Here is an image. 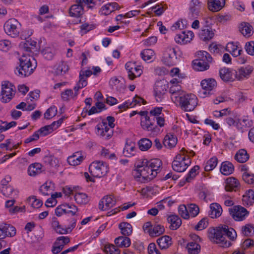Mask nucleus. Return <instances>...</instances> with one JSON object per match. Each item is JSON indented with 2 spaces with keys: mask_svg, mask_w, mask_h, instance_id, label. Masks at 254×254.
Instances as JSON below:
<instances>
[{
  "mask_svg": "<svg viewBox=\"0 0 254 254\" xmlns=\"http://www.w3.org/2000/svg\"><path fill=\"white\" fill-rule=\"evenodd\" d=\"M177 51L175 47H167L164 50L162 57V62L166 65L172 66L177 63Z\"/></svg>",
  "mask_w": 254,
  "mask_h": 254,
  "instance_id": "12",
  "label": "nucleus"
},
{
  "mask_svg": "<svg viewBox=\"0 0 254 254\" xmlns=\"http://www.w3.org/2000/svg\"><path fill=\"white\" fill-rule=\"evenodd\" d=\"M109 169L108 165L102 161H94L89 167L91 175L97 178L105 176L108 172Z\"/></svg>",
  "mask_w": 254,
  "mask_h": 254,
  "instance_id": "7",
  "label": "nucleus"
},
{
  "mask_svg": "<svg viewBox=\"0 0 254 254\" xmlns=\"http://www.w3.org/2000/svg\"><path fill=\"white\" fill-rule=\"evenodd\" d=\"M104 251L106 254H120V251L113 245L108 244L104 247Z\"/></svg>",
  "mask_w": 254,
  "mask_h": 254,
  "instance_id": "58",
  "label": "nucleus"
},
{
  "mask_svg": "<svg viewBox=\"0 0 254 254\" xmlns=\"http://www.w3.org/2000/svg\"><path fill=\"white\" fill-rule=\"evenodd\" d=\"M235 159L239 163L246 162L249 158V155L245 149L239 150L235 154Z\"/></svg>",
  "mask_w": 254,
  "mask_h": 254,
  "instance_id": "48",
  "label": "nucleus"
},
{
  "mask_svg": "<svg viewBox=\"0 0 254 254\" xmlns=\"http://www.w3.org/2000/svg\"><path fill=\"white\" fill-rule=\"evenodd\" d=\"M74 197L76 203L80 205L86 204L89 201L88 196L84 192H75Z\"/></svg>",
  "mask_w": 254,
  "mask_h": 254,
  "instance_id": "43",
  "label": "nucleus"
},
{
  "mask_svg": "<svg viewBox=\"0 0 254 254\" xmlns=\"http://www.w3.org/2000/svg\"><path fill=\"white\" fill-rule=\"evenodd\" d=\"M140 125L144 130L147 131H155L156 129L157 128V127L155 126L154 124L151 122L148 116L141 118Z\"/></svg>",
  "mask_w": 254,
  "mask_h": 254,
  "instance_id": "31",
  "label": "nucleus"
},
{
  "mask_svg": "<svg viewBox=\"0 0 254 254\" xmlns=\"http://www.w3.org/2000/svg\"><path fill=\"white\" fill-rule=\"evenodd\" d=\"M202 91L200 93L201 96L204 98L212 94L213 91L217 86V82L213 78L203 79L200 82Z\"/></svg>",
  "mask_w": 254,
  "mask_h": 254,
  "instance_id": "13",
  "label": "nucleus"
},
{
  "mask_svg": "<svg viewBox=\"0 0 254 254\" xmlns=\"http://www.w3.org/2000/svg\"><path fill=\"white\" fill-rule=\"evenodd\" d=\"M218 160L216 157H213L208 160L204 167L205 171H210L213 170L217 165Z\"/></svg>",
  "mask_w": 254,
  "mask_h": 254,
  "instance_id": "55",
  "label": "nucleus"
},
{
  "mask_svg": "<svg viewBox=\"0 0 254 254\" xmlns=\"http://www.w3.org/2000/svg\"><path fill=\"white\" fill-rule=\"evenodd\" d=\"M209 216L211 218H216L221 216L222 213V208L220 205L217 203H212L209 206Z\"/></svg>",
  "mask_w": 254,
  "mask_h": 254,
  "instance_id": "30",
  "label": "nucleus"
},
{
  "mask_svg": "<svg viewBox=\"0 0 254 254\" xmlns=\"http://www.w3.org/2000/svg\"><path fill=\"white\" fill-rule=\"evenodd\" d=\"M203 8V4L199 0H191L189 3V15L193 18H196L200 14Z\"/></svg>",
  "mask_w": 254,
  "mask_h": 254,
  "instance_id": "18",
  "label": "nucleus"
},
{
  "mask_svg": "<svg viewBox=\"0 0 254 254\" xmlns=\"http://www.w3.org/2000/svg\"><path fill=\"white\" fill-rule=\"evenodd\" d=\"M243 203L245 205L250 206L254 203V191L252 190H247L243 196Z\"/></svg>",
  "mask_w": 254,
  "mask_h": 254,
  "instance_id": "37",
  "label": "nucleus"
},
{
  "mask_svg": "<svg viewBox=\"0 0 254 254\" xmlns=\"http://www.w3.org/2000/svg\"><path fill=\"white\" fill-rule=\"evenodd\" d=\"M57 114V108L55 106H52L48 109L44 114V118L49 120L55 117Z\"/></svg>",
  "mask_w": 254,
  "mask_h": 254,
  "instance_id": "57",
  "label": "nucleus"
},
{
  "mask_svg": "<svg viewBox=\"0 0 254 254\" xmlns=\"http://www.w3.org/2000/svg\"><path fill=\"white\" fill-rule=\"evenodd\" d=\"M225 235L233 240L237 237V234L234 229L225 226L221 231H217L214 233V241L221 247H228L230 246V243L226 240Z\"/></svg>",
  "mask_w": 254,
  "mask_h": 254,
  "instance_id": "4",
  "label": "nucleus"
},
{
  "mask_svg": "<svg viewBox=\"0 0 254 254\" xmlns=\"http://www.w3.org/2000/svg\"><path fill=\"white\" fill-rule=\"evenodd\" d=\"M240 183L238 180L233 177H229L225 181V190L227 191L236 190L239 187Z\"/></svg>",
  "mask_w": 254,
  "mask_h": 254,
  "instance_id": "33",
  "label": "nucleus"
},
{
  "mask_svg": "<svg viewBox=\"0 0 254 254\" xmlns=\"http://www.w3.org/2000/svg\"><path fill=\"white\" fill-rule=\"evenodd\" d=\"M64 120V118L63 117L58 121L53 122L51 125L41 127L38 129V132H39L41 136H44L47 135L59 128L63 123Z\"/></svg>",
  "mask_w": 254,
  "mask_h": 254,
  "instance_id": "16",
  "label": "nucleus"
},
{
  "mask_svg": "<svg viewBox=\"0 0 254 254\" xmlns=\"http://www.w3.org/2000/svg\"><path fill=\"white\" fill-rule=\"evenodd\" d=\"M116 203L114 196L108 195L101 199L99 203V208L101 210H106L114 207Z\"/></svg>",
  "mask_w": 254,
  "mask_h": 254,
  "instance_id": "19",
  "label": "nucleus"
},
{
  "mask_svg": "<svg viewBox=\"0 0 254 254\" xmlns=\"http://www.w3.org/2000/svg\"><path fill=\"white\" fill-rule=\"evenodd\" d=\"M226 121L229 126H235L241 131H243L245 128L251 127L253 125L252 121L248 116H243L241 119L236 117L235 119L228 117Z\"/></svg>",
  "mask_w": 254,
  "mask_h": 254,
  "instance_id": "10",
  "label": "nucleus"
},
{
  "mask_svg": "<svg viewBox=\"0 0 254 254\" xmlns=\"http://www.w3.org/2000/svg\"><path fill=\"white\" fill-rule=\"evenodd\" d=\"M226 50L234 57L240 56L243 51L242 48L239 44L234 42L228 43L226 46Z\"/></svg>",
  "mask_w": 254,
  "mask_h": 254,
  "instance_id": "27",
  "label": "nucleus"
},
{
  "mask_svg": "<svg viewBox=\"0 0 254 254\" xmlns=\"http://www.w3.org/2000/svg\"><path fill=\"white\" fill-rule=\"evenodd\" d=\"M16 93L15 86L8 81L1 82L0 92V101L3 103L9 102L14 97Z\"/></svg>",
  "mask_w": 254,
  "mask_h": 254,
  "instance_id": "5",
  "label": "nucleus"
},
{
  "mask_svg": "<svg viewBox=\"0 0 254 254\" xmlns=\"http://www.w3.org/2000/svg\"><path fill=\"white\" fill-rule=\"evenodd\" d=\"M181 82L180 78L177 79L176 78H173L170 81L171 85L169 92L171 94V99L175 104L179 100L180 101V99L186 94L179 84Z\"/></svg>",
  "mask_w": 254,
  "mask_h": 254,
  "instance_id": "8",
  "label": "nucleus"
},
{
  "mask_svg": "<svg viewBox=\"0 0 254 254\" xmlns=\"http://www.w3.org/2000/svg\"><path fill=\"white\" fill-rule=\"evenodd\" d=\"M1 229L3 231L5 238L6 237H13L15 235L16 233V229L13 226L8 224H3L1 225Z\"/></svg>",
  "mask_w": 254,
  "mask_h": 254,
  "instance_id": "42",
  "label": "nucleus"
},
{
  "mask_svg": "<svg viewBox=\"0 0 254 254\" xmlns=\"http://www.w3.org/2000/svg\"><path fill=\"white\" fill-rule=\"evenodd\" d=\"M42 54L45 59L50 60L54 57V52L51 48L46 47L42 51Z\"/></svg>",
  "mask_w": 254,
  "mask_h": 254,
  "instance_id": "63",
  "label": "nucleus"
},
{
  "mask_svg": "<svg viewBox=\"0 0 254 254\" xmlns=\"http://www.w3.org/2000/svg\"><path fill=\"white\" fill-rule=\"evenodd\" d=\"M198 103V99L195 95L192 94L186 93L175 104L179 105L183 110L189 112L193 110Z\"/></svg>",
  "mask_w": 254,
  "mask_h": 254,
  "instance_id": "6",
  "label": "nucleus"
},
{
  "mask_svg": "<svg viewBox=\"0 0 254 254\" xmlns=\"http://www.w3.org/2000/svg\"><path fill=\"white\" fill-rule=\"evenodd\" d=\"M243 180L248 184H254V175L248 171L244 172L243 176Z\"/></svg>",
  "mask_w": 254,
  "mask_h": 254,
  "instance_id": "62",
  "label": "nucleus"
},
{
  "mask_svg": "<svg viewBox=\"0 0 254 254\" xmlns=\"http://www.w3.org/2000/svg\"><path fill=\"white\" fill-rule=\"evenodd\" d=\"M194 154L193 151H188L183 148L173 161V170L178 172H184L191 163L190 157Z\"/></svg>",
  "mask_w": 254,
  "mask_h": 254,
  "instance_id": "2",
  "label": "nucleus"
},
{
  "mask_svg": "<svg viewBox=\"0 0 254 254\" xmlns=\"http://www.w3.org/2000/svg\"><path fill=\"white\" fill-rule=\"evenodd\" d=\"M21 26L20 23L16 19L11 18L5 22L3 27L5 32L8 35L16 37L20 33Z\"/></svg>",
  "mask_w": 254,
  "mask_h": 254,
  "instance_id": "11",
  "label": "nucleus"
},
{
  "mask_svg": "<svg viewBox=\"0 0 254 254\" xmlns=\"http://www.w3.org/2000/svg\"><path fill=\"white\" fill-rule=\"evenodd\" d=\"M135 150V147L134 143H127L124 149V153L125 155L127 157H130L134 155Z\"/></svg>",
  "mask_w": 254,
  "mask_h": 254,
  "instance_id": "53",
  "label": "nucleus"
},
{
  "mask_svg": "<svg viewBox=\"0 0 254 254\" xmlns=\"http://www.w3.org/2000/svg\"><path fill=\"white\" fill-rule=\"evenodd\" d=\"M167 87V84L163 81H159L155 83L154 96L157 102H161L164 98Z\"/></svg>",
  "mask_w": 254,
  "mask_h": 254,
  "instance_id": "17",
  "label": "nucleus"
},
{
  "mask_svg": "<svg viewBox=\"0 0 254 254\" xmlns=\"http://www.w3.org/2000/svg\"><path fill=\"white\" fill-rule=\"evenodd\" d=\"M239 28L240 32L246 37H250L254 33L252 26L248 22H243L241 23Z\"/></svg>",
  "mask_w": 254,
  "mask_h": 254,
  "instance_id": "29",
  "label": "nucleus"
},
{
  "mask_svg": "<svg viewBox=\"0 0 254 254\" xmlns=\"http://www.w3.org/2000/svg\"><path fill=\"white\" fill-rule=\"evenodd\" d=\"M117 3H108L103 6L100 9V13L102 15H107L110 14L115 10V6Z\"/></svg>",
  "mask_w": 254,
  "mask_h": 254,
  "instance_id": "54",
  "label": "nucleus"
},
{
  "mask_svg": "<svg viewBox=\"0 0 254 254\" xmlns=\"http://www.w3.org/2000/svg\"><path fill=\"white\" fill-rule=\"evenodd\" d=\"M221 78L225 81H232L236 78V70L228 68H223L219 71Z\"/></svg>",
  "mask_w": 254,
  "mask_h": 254,
  "instance_id": "23",
  "label": "nucleus"
},
{
  "mask_svg": "<svg viewBox=\"0 0 254 254\" xmlns=\"http://www.w3.org/2000/svg\"><path fill=\"white\" fill-rule=\"evenodd\" d=\"M162 109L163 108L161 107L152 108L149 112L150 116L153 117L154 119L157 118L158 117L161 116L163 115L162 113Z\"/></svg>",
  "mask_w": 254,
  "mask_h": 254,
  "instance_id": "64",
  "label": "nucleus"
},
{
  "mask_svg": "<svg viewBox=\"0 0 254 254\" xmlns=\"http://www.w3.org/2000/svg\"><path fill=\"white\" fill-rule=\"evenodd\" d=\"M68 66L67 64L61 62L54 66L55 72L57 75H63L68 70Z\"/></svg>",
  "mask_w": 254,
  "mask_h": 254,
  "instance_id": "44",
  "label": "nucleus"
},
{
  "mask_svg": "<svg viewBox=\"0 0 254 254\" xmlns=\"http://www.w3.org/2000/svg\"><path fill=\"white\" fill-rule=\"evenodd\" d=\"M177 141V138L175 135L171 133H168L164 138L163 144L165 147L171 148L176 146Z\"/></svg>",
  "mask_w": 254,
  "mask_h": 254,
  "instance_id": "35",
  "label": "nucleus"
},
{
  "mask_svg": "<svg viewBox=\"0 0 254 254\" xmlns=\"http://www.w3.org/2000/svg\"><path fill=\"white\" fill-rule=\"evenodd\" d=\"M189 213L190 217H194L198 215L199 212L198 207L193 203L190 204L188 206Z\"/></svg>",
  "mask_w": 254,
  "mask_h": 254,
  "instance_id": "61",
  "label": "nucleus"
},
{
  "mask_svg": "<svg viewBox=\"0 0 254 254\" xmlns=\"http://www.w3.org/2000/svg\"><path fill=\"white\" fill-rule=\"evenodd\" d=\"M76 221L74 219H72L71 221V224L67 226L64 227L61 225H60L55 231L60 234H65L70 233L73 229L75 228L76 225Z\"/></svg>",
  "mask_w": 254,
  "mask_h": 254,
  "instance_id": "39",
  "label": "nucleus"
},
{
  "mask_svg": "<svg viewBox=\"0 0 254 254\" xmlns=\"http://www.w3.org/2000/svg\"><path fill=\"white\" fill-rule=\"evenodd\" d=\"M234 170L233 165L229 162H224L222 163L221 168L220 172L224 175H229L232 174Z\"/></svg>",
  "mask_w": 254,
  "mask_h": 254,
  "instance_id": "46",
  "label": "nucleus"
},
{
  "mask_svg": "<svg viewBox=\"0 0 254 254\" xmlns=\"http://www.w3.org/2000/svg\"><path fill=\"white\" fill-rule=\"evenodd\" d=\"M148 165L152 169L150 177H155L160 170L162 165L161 161L159 159H152L150 160H147Z\"/></svg>",
  "mask_w": 254,
  "mask_h": 254,
  "instance_id": "26",
  "label": "nucleus"
},
{
  "mask_svg": "<svg viewBox=\"0 0 254 254\" xmlns=\"http://www.w3.org/2000/svg\"><path fill=\"white\" fill-rule=\"evenodd\" d=\"M139 148L141 151L148 150L152 145V141L148 138H142L138 141Z\"/></svg>",
  "mask_w": 254,
  "mask_h": 254,
  "instance_id": "47",
  "label": "nucleus"
},
{
  "mask_svg": "<svg viewBox=\"0 0 254 254\" xmlns=\"http://www.w3.org/2000/svg\"><path fill=\"white\" fill-rule=\"evenodd\" d=\"M95 132L97 136L106 141L111 139L114 134L113 129L108 127L105 121H101L97 124L95 127Z\"/></svg>",
  "mask_w": 254,
  "mask_h": 254,
  "instance_id": "9",
  "label": "nucleus"
},
{
  "mask_svg": "<svg viewBox=\"0 0 254 254\" xmlns=\"http://www.w3.org/2000/svg\"><path fill=\"white\" fill-rule=\"evenodd\" d=\"M78 95L77 91L73 92L72 90L67 89L61 93V98L64 101H68L76 99Z\"/></svg>",
  "mask_w": 254,
  "mask_h": 254,
  "instance_id": "38",
  "label": "nucleus"
},
{
  "mask_svg": "<svg viewBox=\"0 0 254 254\" xmlns=\"http://www.w3.org/2000/svg\"><path fill=\"white\" fill-rule=\"evenodd\" d=\"M157 243L162 250L169 248L172 244V239L168 236H163L157 240Z\"/></svg>",
  "mask_w": 254,
  "mask_h": 254,
  "instance_id": "34",
  "label": "nucleus"
},
{
  "mask_svg": "<svg viewBox=\"0 0 254 254\" xmlns=\"http://www.w3.org/2000/svg\"><path fill=\"white\" fill-rule=\"evenodd\" d=\"M211 62L194 60L192 62L193 68L198 71H204L209 67V64Z\"/></svg>",
  "mask_w": 254,
  "mask_h": 254,
  "instance_id": "41",
  "label": "nucleus"
},
{
  "mask_svg": "<svg viewBox=\"0 0 254 254\" xmlns=\"http://www.w3.org/2000/svg\"><path fill=\"white\" fill-rule=\"evenodd\" d=\"M126 68L128 72V76L131 80L139 77L143 72V67L136 65L135 63L128 62L125 65Z\"/></svg>",
  "mask_w": 254,
  "mask_h": 254,
  "instance_id": "15",
  "label": "nucleus"
},
{
  "mask_svg": "<svg viewBox=\"0 0 254 254\" xmlns=\"http://www.w3.org/2000/svg\"><path fill=\"white\" fill-rule=\"evenodd\" d=\"M167 220L170 224V228L172 230H177L182 224L181 218L177 215H170L168 217Z\"/></svg>",
  "mask_w": 254,
  "mask_h": 254,
  "instance_id": "40",
  "label": "nucleus"
},
{
  "mask_svg": "<svg viewBox=\"0 0 254 254\" xmlns=\"http://www.w3.org/2000/svg\"><path fill=\"white\" fill-rule=\"evenodd\" d=\"M84 158L81 152H76L67 158V162L70 165L77 166L80 164Z\"/></svg>",
  "mask_w": 254,
  "mask_h": 254,
  "instance_id": "28",
  "label": "nucleus"
},
{
  "mask_svg": "<svg viewBox=\"0 0 254 254\" xmlns=\"http://www.w3.org/2000/svg\"><path fill=\"white\" fill-rule=\"evenodd\" d=\"M83 4L77 2L76 0L75 4L71 6L69 10V14L70 16L75 17H79L84 13V8Z\"/></svg>",
  "mask_w": 254,
  "mask_h": 254,
  "instance_id": "25",
  "label": "nucleus"
},
{
  "mask_svg": "<svg viewBox=\"0 0 254 254\" xmlns=\"http://www.w3.org/2000/svg\"><path fill=\"white\" fill-rule=\"evenodd\" d=\"M42 171V165L40 163L32 164L29 166L28 169V173L30 176H35L40 174Z\"/></svg>",
  "mask_w": 254,
  "mask_h": 254,
  "instance_id": "45",
  "label": "nucleus"
},
{
  "mask_svg": "<svg viewBox=\"0 0 254 254\" xmlns=\"http://www.w3.org/2000/svg\"><path fill=\"white\" fill-rule=\"evenodd\" d=\"M164 228L160 225H155L148 230L149 235L152 237L157 236L162 234L164 232Z\"/></svg>",
  "mask_w": 254,
  "mask_h": 254,
  "instance_id": "52",
  "label": "nucleus"
},
{
  "mask_svg": "<svg viewBox=\"0 0 254 254\" xmlns=\"http://www.w3.org/2000/svg\"><path fill=\"white\" fill-rule=\"evenodd\" d=\"M36 67V60L29 55H23L19 59V66L17 67L15 73L18 76L25 77L32 74Z\"/></svg>",
  "mask_w": 254,
  "mask_h": 254,
  "instance_id": "3",
  "label": "nucleus"
},
{
  "mask_svg": "<svg viewBox=\"0 0 254 254\" xmlns=\"http://www.w3.org/2000/svg\"><path fill=\"white\" fill-rule=\"evenodd\" d=\"M215 30L209 26H204L201 28L199 33V38L204 42H208L211 40L214 36Z\"/></svg>",
  "mask_w": 254,
  "mask_h": 254,
  "instance_id": "21",
  "label": "nucleus"
},
{
  "mask_svg": "<svg viewBox=\"0 0 254 254\" xmlns=\"http://www.w3.org/2000/svg\"><path fill=\"white\" fill-rule=\"evenodd\" d=\"M119 228L121 233L125 236H129L132 232V228L131 225L127 222H122L119 225Z\"/></svg>",
  "mask_w": 254,
  "mask_h": 254,
  "instance_id": "49",
  "label": "nucleus"
},
{
  "mask_svg": "<svg viewBox=\"0 0 254 254\" xmlns=\"http://www.w3.org/2000/svg\"><path fill=\"white\" fill-rule=\"evenodd\" d=\"M147 159L141 158L137 160L135 163V169L133 171L135 178L142 183L149 182L155 177H150L152 169L148 165Z\"/></svg>",
  "mask_w": 254,
  "mask_h": 254,
  "instance_id": "1",
  "label": "nucleus"
},
{
  "mask_svg": "<svg viewBox=\"0 0 254 254\" xmlns=\"http://www.w3.org/2000/svg\"><path fill=\"white\" fill-rule=\"evenodd\" d=\"M140 55L142 59L146 62H151L153 61L155 58L154 51L149 49L142 50Z\"/></svg>",
  "mask_w": 254,
  "mask_h": 254,
  "instance_id": "36",
  "label": "nucleus"
},
{
  "mask_svg": "<svg viewBox=\"0 0 254 254\" xmlns=\"http://www.w3.org/2000/svg\"><path fill=\"white\" fill-rule=\"evenodd\" d=\"M225 4V0H208L207 7L212 12H217L223 8Z\"/></svg>",
  "mask_w": 254,
  "mask_h": 254,
  "instance_id": "24",
  "label": "nucleus"
},
{
  "mask_svg": "<svg viewBox=\"0 0 254 254\" xmlns=\"http://www.w3.org/2000/svg\"><path fill=\"white\" fill-rule=\"evenodd\" d=\"M242 232L246 236H250L254 233V227L250 224H246L242 227Z\"/></svg>",
  "mask_w": 254,
  "mask_h": 254,
  "instance_id": "60",
  "label": "nucleus"
},
{
  "mask_svg": "<svg viewBox=\"0 0 254 254\" xmlns=\"http://www.w3.org/2000/svg\"><path fill=\"white\" fill-rule=\"evenodd\" d=\"M116 244L120 247H128L130 245V239L127 237H119L115 240Z\"/></svg>",
  "mask_w": 254,
  "mask_h": 254,
  "instance_id": "51",
  "label": "nucleus"
},
{
  "mask_svg": "<svg viewBox=\"0 0 254 254\" xmlns=\"http://www.w3.org/2000/svg\"><path fill=\"white\" fill-rule=\"evenodd\" d=\"M54 187L55 185L52 181H47L40 187L39 191L43 195H49L52 194Z\"/></svg>",
  "mask_w": 254,
  "mask_h": 254,
  "instance_id": "32",
  "label": "nucleus"
},
{
  "mask_svg": "<svg viewBox=\"0 0 254 254\" xmlns=\"http://www.w3.org/2000/svg\"><path fill=\"white\" fill-rule=\"evenodd\" d=\"M253 67L250 65L241 67L236 70V78L238 80L248 78L253 71Z\"/></svg>",
  "mask_w": 254,
  "mask_h": 254,
  "instance_id": "22",
  "label": "nucleus"
},
{
  "mask_svg": "<svg viewBox=\"0 0 254 254\" xmlns=\"http://www.w3.org/2000/svg\"><path fill=\"white\" fill-rule=\"evenodd\" d=\"M194 36V33L191 31H184L176 35L175 41L178 44H186L192 40Z\"/></svg>",
  "mask_w": 254,
  "mask_h": 254,
  "instance_id": "20",
  "label": "nucleus"
},
{
  "mask_svg": "<svg viewBox=\"0 0 254 254\" xmlns=\"http://www.w3.org/2000/svg\"><path fill=\"white\" fill-rule=\"evenodd\" d=\"M186 248L189 254H198L200 251V246L197 243L189 242Z\"/></svg>",
  "mask_w": 254,
  "mask_h": 254,
  "instance_id": "50",
  "label": "nucleus"
},
{
  "mask_svg": "<svg viewBox=\"0 0 254 254\" xmlns=\"http://www.w3.org/2000/svg\"><path fill=\"white\" fill-rule=\"evenodd\" d=\"M197 59L195 60H201L202 61H212V58L209 54L204 51H200L196 53Z\"/></svg>",
  "mask_w": 254,
  "mask_h": 254,
  "instance_id": "56",
  "label": "nucleus"
},
{
  "mask_svg": "<svg viewBox=\"0 0 254 254\" xmlns=\"http://www.w3.org/2000/svg\"><path fill=\"white\" fill-rule=\"evenodd\" d=\"M178 211L179 214L183 218L185 219H189L190 218L189 209L185 205H180L178 207Z\"/></svg>",
  "mask_w": 254,
  "mask_h": 254,
  "instance_id": "59",
  "label": "nucleus"
},
{
  "mask_svg": "<svg viewBox=\"0 0 254 254\" xmlns=\"http://www.w3.org/2000/svg\"><path fill=\"white\" fill-rule=\"evenodd\" d=\"M229 211L233 218L238 221H243L249 215V211L240 205H236L229 208Z\"/></svg>",
  "mask_w": 254,
  "mask_h": 254,
  "instance_id": "14",
  "label": "nucleus"
}]
</instances>
